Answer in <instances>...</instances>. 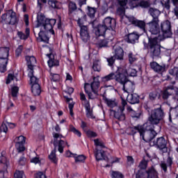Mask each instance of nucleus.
<instances>
[{
    "label": "nucleus",
    "instance_id": "f257e3e1",
    "mask_svg": "<svg viewBox=\"0 0 178 178\" xmlns=\"http://www.w3.org/2000/svg\"><path fill=\"white\" fill-rule=\"evenodd\" d=\"M165 119V111L162 106L151 111L150 115L147 118V122L143 124H137L136 126L129 127L130 131L128 136L134 137L137 133H139L140 139L145 143H151L158 134L155 131V127L159 124Z\"/></svg>",
    "mask_w": 178,
    "mask_h": 178
},
{
    "label": "nucleus",
    "instance_id": "f03ea898",
    "mask_svg": "<svg viewBox=\"0 0 178 178\" xmlns=\"http://www.w3.org/2000/svg\"><path fill=\"white\" fill-rule=\"evenodd\" d=\"M148 42H143L144 48L148 49L149 55L153 59L154 58H159L161 56V48H163L161 45V40L158 36L153 37L152 35H147Z\"/></svg>",
    "mask_w": 178,
    "mask_h": 178
},
{
    "label": "nucleus",
    "instance_id": "7ed1b4c3",
    "mask_svg": "<svg viewBox=\"0 0 178 178\" xmlns=\"http://www.w3.org/2000/svg\"><path fill=\"white\" fill-rule=\"evenodd\" d=\"M150 16L152 19L151 22L147 23L149 26V31L152 35H158L161 33V28L159 27V10L151 8L149 10Z\"/></svg>",
    "mask_w": 178,
    "mask_h": 178
},
{
    "label": "nucleus",
    "instance_id": "20e7f679",
    "mask_svg": "<svg viewBox=\"0 0 178 178\" xmlns=\"http://www.w3.org/2000/svg\"><path fill=\"white\" fill-rule=\"evenodd\" d=\"M101 85V82L98 78L94 76L93 81L91 83H84V91L86 95H88V99H95L97 98L98 90L99 89V86Z\"/></svg>",
    "mask_w": 178,
    "mask_h": 178
},
{
    "label": "nucleus",
    "instance_id": "39448f33",
    "mask_svg": "<svg viewBox=\"0 0 178 178\" xmlns=\"http://www.w3.org/2000/svg\"><path fill=\"white\" fill-rule=\"evenodd\" d=\"M37 27H43L45 31H49L52 35H55V31H54V26L56 24V19L47 18L45 15L40 14L37 16Z\"/></svg>",
    "mask_w": 178,
    "mask_h": 178
},
{
    "label": "nucleus",
    "instance_id": "423d86ee",
    "mask_svg": "<svg viewBox=\"0 0 178 178\" xmlns=\"http://www.w3.org/2000/svg\"><path fill=\"white\" fill-rule=\"evenodd\" d=\"M120 74L122 79V85H123L124 91H127L129 90V86H127L128 83H131L129 78L127 77H136L137 70L133 68H128L127 70L124 67H118Z\"/></svg>",
    "mask_w": 178,
    "mask_h": 178
},
{
    "label": "nucleus",
    "instance_id": "0eeeda50",
    "mask_svg": "<svg viewBox=\"0 0 178 178\" xmlns=\"http://www.w3.org/2000/svg\"><path fill=\"white\" fill-rule=\"evenodd\" d=\"M26 66L29 69L28 76L30 77L31 85L39 84L40 79L34 76V65L37 63V59L34 56H26Z\"/></svg>",
    "mask_w": 178,
    "mask_h": 178
},
{
    "label": "nucleus",
    "instance_id": "6e6552de",
    "mask_svg": "<svg viewBox=\"0 0 178 178\" xmlns=\"http://www.w3.org/2000/svg\"><path fill=\"white\" fill-rule=\"evenodd\" d=\"M1 24H9L10 26H17L19 24V18L16 16V13L13 10H8L3 14L0 18Z\"/></svg>",
    "mask_w": 178,
    "mask_h": 178
},
{
    "label": "nucleus",
    "instance_id": "1a4fd4ad",
    "mask_svg": "<svg viewBox=\"0 0 178 178\" xmlns=\"http://www.w3.org/2000/svg\"><path fill=\"white\" fill-rule=\"evenodd\" d=\"M9 51L10 49L6 47H0V72L5 73L7 70L9 60Z\"/></svg>",
    "mask_w": 178,
    "mask_h": 178
},
{
    "label": "nucleus",
    "instance_id": "9d476101",
    "mask_svg": "<svg viewBox=\"0 0 178 178\" xmlns=\"http://www.w3.org/2000/svg\"><path fill=\"white\" fill-rule=\"evenodd\" d=\"M157 173L155 168L152 166L147 170H138L136 174V178H157Z\"/></svg>",
    "mask_w": 178,
    "mask_h": 178
},
{
    "label": "nucleus",
    "instance_id": "9b49d317",
    "mask_svg": "<svg viewBox=\"0 0 178 178\" xmlns=\"http://www.w3.org/2000/svg\"><path fill=\"white\" fill-rule=\"evenodd\" d=\"M160 31L162 33L163 40L172 38L173 33H172V25L169 20L161 22Z\"/></svg>",
    "mask_w": 178,
    "mask_h": 178
},
{
    "label": "nucleus",
    "instance_id": "f8f14e48",
    "mask_svg": "<svg viewBox=\"0 0 178 178\" xmlns=\"http://www.w3.org/2000/svg\"><path fill=\"white\" fill-rule=\"evenodd\" d=\"M97 23H98L97 19L90 22L96 37H105V34H106V31L108 30L107 28L103 24H99L95 26Z\"/></svg>",
    "mask_w": 178,
    "mask_h": 178
},
{
    "label": "nucleus",
    "instance_id": "ddd939ff",
    "mask_svg": "<svg viewBox=\"0 0 178 178\" xmlns=\"http://www.w3.org/2000/svg\"><path fill=\"white\" fill-rule=\"evenodd\" d=\"M26 137L19 136L16 138L15 141V147L17 154H23L26 151Z\"/></svg>",
    "mask_w": 178,
    "mask_h": 178
},
{
    "label": "nucleus",
    "instance_id": "4468645a",
    "mask_svg": "<svg viewBox=\"0 0 178 178\" xmlns=\"http://www.w3.org/2000/svg\"><path fill=\"white\" fill-rule=\"evenodd\" d=\"M111 80H115L116 81H118V83L122 84V77L120 76V72L119 71V67H118V70L115 72V74L111 72L108 75L102 77V81H103V83L111 81Z\"/></svg>",
    "mask_w": 178,
    "mask_h": 178
},
{
    "label": "nucleus",
    "instance_id": "2eb2a0df",
    "mask_svg": "<svg viewBox=\"0 0 178 178\" xmlns=\"http://www.w3.org/2000/svg\"><path fill=\"white\" fill-rule=\"evenodd\" d=\"M154 144L157 149H159L163 154L168 152V142L163 136L157 138L156 142H154Z\"/></svg>",
    "mask_w": 178,
    "mask_h": 178
},
{
    "label": "nucleus",
    "instance_id": "dca6fc26",
    "mask_svg": "<svg viewBox=\"0 0 178 178\" xmlns=\"http://www.w3.org/2000/svg\"><path fill=\"white\" fill-rule=\"evenodd\" d=\"M33 34L36 38L38 42H44V44H49V36H48V32L40 29L38 33V36H36L35 29H33Z\"/></svg>",
    "mask_w": 178,
    "mask_h": 178
},
{
    "label": "nucleus",
    "instance_id": "f3484780",
    "mask_svg": "<svg viewBox=\"0 0 178 178\" xmlns=\"http://www.w3.org/2000/svg\"><path fill=\"white\" fill-rule=\"evenodd\" d=\"M128 20H129V23H131V24H133L136 27H138V29L142 30V31H143L144 33H145V31H147L145 29L147 24L145 23V21L137 19V18H136L133 16L129 17Z\"/></svg>",
    "mask_w": 178,
    "mask_h": 178
},
{
    "label": "nucleus",
    "instance_id": "a211bd4d",
    "mask_svg": "<svg viewBox=\"0 0 178 178\" xmlns=\"http://www.w3.org/2000/svg\"><path fill=\"white\" fill-rule=\"evenodd\" d=\"M150 67L158 74H162L166 72V64L159 65L156 61L150 63Z\"/></svg>",
    "mask_w": 178,
    "mask_h": 178
},
{
    "label": "nucleus",
    "instance_id": "6ab92c4d",
    "mask_svg": "<svg viewBox=\"0 0 178 178\" xmlns=\"http://www.w3.org/2000/svg\"><path fill=\"white\" fill-rule=\"evenodd\" d=\"M104 26L107 28V30L112 31L115 30L116 27V19L111 17H106L102 22V24Z\"/></svg>",
    "mask_w": 178,
    "mask_h": 178
},
{
    "label": "nucleus",
    "instance_id": "aec40b11",
    "mask_svg": "<svg viewBox=\"0 0 178 178\" xmlns=\"http://www.w3.org/2000/svg\"><path fill=\"white\" fill-rule=\"evenodd\" d=\"M161 95L163 101H166V99H169V97H170V95H175V86H167L165 89L161 91Z\"/></svg>",
    "mask_w": 178,
    "mask_h": 178
},
{
    "label": "nucleus",
    "instance_id": "412c9836",
    "mask_svg": "<svg viewBox=\"0 0 178 178\" xmlns=\"http://www.w3.org/2000/svg\"><path fill=\"white\" fill-rule=\"evenodd\" d=\"M95 156L96 161L99 162V161H106V162H109V158L106 155V152L104 149H95Z\"/></svg>",
    "mask_w": 178,
    "mask_h": 178
},
{
    "label": "nucleus",
    "instance_id": "4be33fe9",
    "mask_svg": "<svg viewBox=\"0 0 178 178\" xmlns=\"http://www.w3.org/2000/svg\"><path fill=\"white\" fill-rule=\"evenodd\" d=\"M53 145L56 148L58 147V151L60 154H63V151L65 149V147L67 145V141L63 140L62 139L54 140Z\"/></svg>",
    "mask_w": 178,
    "mask_h": 178
},
{
    "label": "nucleus",
    "instance_id": "5701e85b",
    "mask_svg": "<svg viewBox=\"0 0 178 178\" xmlns=\"http://www.w3.org/2000/svg\"><path fill=\"white\" fill-rule=\"evenodd\" d=\"M80 37L83 42H88V40H90V33L88 32V27L87 26H81L80 29Z\"/></svg>",
    "mask_w": 178,
    "mask_h": 178
},
{
    "label": "nucleus",
    "instance_id": "b1692460",
    "mask_svg": "<svg viewBox=\"0 0 178 178\" xmlns=\"http://www.w3.org/2000/svg\"><path fill=\"white\" fill-rule=\"evenodd\" d=\"M127 37L128 44H136V42H138L140 39V35L136 31L127 34Z\"/></svg>",
    "mask_w": 178,
    "mask_h": 178
},
{
    "label": "nucleus",
    "instance_id": "393cba45",
    "mask_svg": "<svg viewBox=\"0 0 178 178\" xmlns=\"http://www.w3.org/2000/svg\"><path fill=\"white\" fill-rule=\"evenodd\" d=\"M116 3L120 7L117 8L118 13H124L126 12V6L129 4V0H116Z\"/></svg>",
    "mask_w": 178,
    "mask_h": 178
},
{
    "label": "nucleus",
    "instance_id": "a878e982",
    "mask_svg": "<svg viewBox=\"0 0 178 178\" xmlns=\"http://www.w3.org/2000/svg\"><path fill=\"white\" fill-rule=\"evenodd\" d=\"M47 56L49 58V60L47 61V65L49 67L52 68L55 66H59V60L57 59H55V55L54 54L50 53L47 54Z\"/></svg>",
    "mask_w": 178,
    "mask_h": 178
},
{
    "label": "nucleus",
    "instance_id": "bb28decb",
    "mask_svg": "<svg viewBox=\"0 0 178 178\" xmlns=\"http://www.w3.org/2000/svg\"><path fill=\"white\" fill-rule=\"evenodd\" d=\"M117 60H123V58L124 56V51L123 49L120 47H115L114 50V56Z\"/></svg>",
    "mask_w": 178,
    "mask_h": 178
},
{
    "label": "nucleus",
    "instance_id": "cd10ccee",
    "mask_svg": "<svg viewBox=\"0 0 178 178\" xmlns=\"http://www.w3.org/2000/svg\"><path fill=\"white\" fill-rule=\"evenodd\" d=\"M112 112H114V118L115 119H118V120H120V122H123V120H126V115L124 113H123V111H124V108H120V110L118 111L111 110Z\"/></svg>",
    "mask_w": 178,
    "mask_h": 178
},
{
    "label": "nucleus",
    "instance_id": "c85d7f7f",
    "mask_svg": "<svg viewBox=\"0 0 178 178\" xmlns=\"http://www.w3.org/2000/svg\"><path fill=\"white\" fill-rule=\"evenodd\" d=\"M103 101H104L105 104H106L108 108H115V106H118V102H116V99H108L104 95H102Z\"/></svg>",
    "mask_w": 178,
    "mask_h": 178
},
{
    "label": "nucleus",
    "instance_id": "c756f323",
    "mask_svg": "<svg viewBox=\"0 0 178 178\" xmlns=\"http://www.w3.org/2000/svg\"><path fill=\"white\" fill-rule=\"evenodd\" d=\"M98 10V8L88 6L86 8V15L90 19H95V13Z\"/></svg>",
    "mask_w": 178,
    "mask_h": 178
},
{
    "label": "nucleus",
    "instance_id": "7c9ffc66",
    "mask_svg": "<svg viewBox=\"0 0 178 178\" xmlns=\"http://www.w3.org/2000/svg\"><path fill=\"white\" fill-rule=\"evenodd\" d=\"M84 108L86 109V118H88V119H95V115H94L92 109H91V104H90V102H87L86 106H84Z\"/></svg>",
    "mask_w": 178,
    "mask_h": 178
},
{
    "label": "nucleus",
    "instance_id": "2f4dec72",
    "mask_svg": "<svg viewBox=\"0 0 178 178\" xmlns=\"http://www.w3.org/2000/svg\"><path fill=\"white\" fill-rule=\"evenodd\" d=\"M17 35L19 38V40L26 41L30 37V28H26L25 33L22 31H18Z\"/></svg>",
    "mask_w": 178,
    "mask_h": 178
},
{
    "label": "nucleus",
    "instance_id": "473e14b6",
    "mask_svg": "<svg viewBox=\"0 0 178 178\" xmlns=\"http://www.w3.org/2000/svg\"><path fill=\"white\" fill-rule=\"evenodd\" d=\"M31 92L34 97H38L41 95V85L40 83L33 84L31 86Z\"/></svg>",
    "mask_w": 178,
    "mask_h": 178
},
{
    "label": "nucleus",
    "instance_id": "72a5a7b5",
    "mask_svg": "<svg viewBox=\"0 0 178 178\" xmlns=\"http://www.w3.org/2000/svg\"><path fill=\"white\" fill-rule=\"evenodd\" d=\"M143 111L140 110L131 111V118L134 119V120H140L143 118Z\"/></svg>",
    "mask_w": 178,
    "mask_h": 178
},
{
    "label": "nucleus",
    "instance_id": "f704fd0d",
    "mask_svg": "<svg viewBox=\"0 0 178 178\" xmlns=\"http://www.w3.org/2000/svg\"><path fill=\"white\" fill-rule=\"evenodd\" d=\"M76 10H79V8H77V4L74 1H69L68 3V14L72 15L74 12Z\"/></svg>",
    "mask_w": 178,
    "mask_h": 178
},
{
    "label": "nucleus",
    "instance_id": "c9c22d12",
    "mask_svg": "<svg viewBox=\"0 0 178 178\" xmlns=\"http://www.w3.org/2000/svg\"><path fill=\"white\" fill-rule=\"evenodd\" d=\"M48 158L52 163L58 165V157H56V148H54L48 156Z\"/></svg>",
    "mask_w": 178,
    "mask_h": 178
},
{
    "label": "nucleus",
    "instance_id": "e433bc0d",
    "mask_svg": "<svg viewBox=\"0 0 178 178\" xmlns=\"http://www.w3.org/2000/svg\"><path fill=\"white\" fill-rule=\"evenodd\" d=\"M149 6H151V4L148 1L141 0L140 2L136 3V6H134V8L140 7L143 8V9H147V8H149Z\"/></svg>",
    "mask_w": 178,
    "mask_h": 178
},
{
    "label": "nucleus",
    "instance_id": "4c0bfd02",
    "mask_svg": "<svg viewBox=\"0 0 178 178\" xmlns=\"http://www.w3.org/2000/svg\"><path fill=\"white\" fill-rule=\"evenodd\" d=\"M148 160H145V158H143L141 161L139 163L138 168L139 170H147V168H148Z\"/></svg>",
    "mask_w": 178,
    "mask_h": 178
},
{
    "label": "nucleus",
    "instance_id": "58836bf2",
    "mask_svg": "<svg viewBox=\"0 0 178 178\" xmlns=\"http://www.w3.org/2000/svg\"><path fill=\"white\" fill-rule=\"evenodd\" d=\"M140 103V96H138L137 94H134L131 95V98L129 99V104H131V105H134L135 104H139Z\"/></svg>",
    "mask_w": 178,
    "mask_h": 178
},
{
    "label": "nucleus",
    "instance_id": "ea45409f",
    "mask_svg": "<svg viewBox=\"0 0 178 178\" xmlns=\"http://www.w3.org/2000/svg\"><path fill=\"white\" fill-rule=\"evenodd\" d=\"M109 43V41L106 39H103L100 41H99L96 46L98 47L99 49H101V48H106L108 47V44Z\"/></svg>",
    "mask_w": 178,
    "mask_h": 178
},
{
    "label": "nucleus",
    "instance_id": "a19ab883",
    "mask_svg": "<svg viewBox=\"0 0 178 178\" xmlns=\"http://www.w3.org/2000/svg\"><path fill=\"white\" fill-rule=\"evenodd\" d=\"M50 77L51 81H54V83H58L60 81V75L58 74L51 73Z\"/></svg>",
    "mask_w": 178,
    "mask_h": 178
},
{
    "label": "nucleus",
    "instance_id": "79ce46f5",
    "mask_svg": "<svg viewBox=\"0 0 178 178\" xmlns=\"http://www.w3.org/2000/svg\"><path fill=\"white\" fill-rule=\"evenodd\" d=\"M169 73L171 76L175 77V80H178V67H174L172 69L169 70Z\"/></svg>",
    "mask_w": 178,
    "mask_h": 178
},
{
    "label": "nucleus",
    "instance_id": "37998d69",
    "mask_svg": "<svg viewBox=\"0 0 178 178\" xmlns=\"http://www.w3.org/2000/svg\"><path fill=\"white\" fill-rule=\"evenodd\" d=\"M48 5L52 9H59V6H58V1L56 0H49Z\"/></svg>",
    "mask_w": 178,
    "mask_h": 178
},
{
    "label": "nucleus",
    "instance_id": "c03bdc74",
    "mask_svg": "<svg viewBox=\"0 0 178 178\" xmlns=\"http://www.w3.org/2000/svg\"><path fill=\"white\" fill-rule=\"evenodd\" d=\"M18 94H19V87L13 86L11 88V96L13 97V98L17 97Z\"/></svg>",
    "mask_w": 178,
    "mask_h": 178
},
{
    "label": "nucleus",
    "instance_id": "a18cd8bd",
    "mask_svg": "<svg viewBox=\"0 0 178 178\" xmlns=\"http://www.w3.org/2000/svg\"><path fill=\"white\" fill-rule=\"evenodd\" d=\"M70 131H72V133H74L75 136H77L78 137H81V132L79 131V129H76V127H74L73 125H70Z\"/></svg>",
    "mask_w": 178,
    "mask_h": 178
},
{
    "label": "nucleus",
    "instance_id": "49530a36",
    "mask_svg": "<svg viewBox=\"0 0 178 178\" xmlns=\"http://www.w3.org/2000/svg\"><path fill=\"white\" fill-rule=\"evenodd\" d=\"M86 134L89 138H95V137H98V134H97V132H95L94 131H91L90 129L86 131Z\"/></svg>",
    "mask_w": 178,
    "mask_h": 178
},
{
    "label": "nucleus",
    "instance_id": "de8ad7c7",
    "mask_svg": "<svg viewBox=\"0 0 178 178\" xmlns=\"http://www.w3.org/2000/svg\"><path fill=\"white\" fill-rule=\"evenodd\" d=\"M108 66H110V67H113V65H115V61L116 60V58L114 56H111L109 58H106Z\"/></svg>",
    "mask_w": 178,
    "mask_h": 178
},
{
    "label": "nucleus",
    "instance_id": "09e8293b",
    "mask_svg": "<svg viewBox=\"0 0 178 178\" xmlns=\"http://www.w3.org/2000/svg\"><path fill=\"white\" fill-rule=\"evenodd\" d=\"M24 176V171L17 170L14 172L13 178H23Z\"/></svg>",
    "mask_w": 178,
    "mask_h": 178
},
{
    "label": "nucleus",
    "instance_id": "8fccbe9b",
    "mask_svg": "<svg viewBox=\"0 0 178 178\" xmlns=\"http://www.w3.org/2000/svg\"><path fill=\"white\" fill-rule=\"evenodd\" d=\"M74 158L75 159V162H83V163H84V161L87 159V157H86V156L83 154L79 155L77 156H76V155H74Z\"/></svg>",
    "mask_w": 178,
    "mask_h": 178
},
{
    "label": "nucleus",
    "instance_id": "3c124183",
    "mask_svg": "<svg viewBox=\"0 0 178 178\" xmlns=\"http://www.w3.org/2000/svg\"><path fill=\"white\" fill-rule=\"evenodd\" d=\"M112 178H124V175L119 171H113L111 174Z\"/></svg>",
    "mask_w": 178,
    "mask_h": 178
},
{
    "label": "nucleus",
    "instance_id": "603ef678",
    "mask_svg": "<svg viewBox=\"0 0 178 178\" xmlns=\"http://www.w3.org/2000/svg\"><path fill=\"white\" fill-rule=\"evenodd\" d=\"M95 147H100V148H105V143L102 140H99L98 138L94 140Z\"/></svg>",
    "mask_w": 178,
    "mask_h": 178
},
{
    "label": "nucleus",
    "instance_id": "864d4df0",
    "mask_svg": "<svg viewBox=\"0 0 178 178\" xmlns=\"http://www.w3.org/2000/svg\"><path fill=\"white\" fill-rule=\"evenodd\" d=\"M157 97H158V92L156 91L151 92L149 94V99H150V101H155V99H156Z\"/></svg>",
    "mask_w": 178,
    "mask_h": 178
},
{
    "label": "nucleus",
    "instance_id": "5fc2aeb1",
    "mask_svg": "<svg viewBox=\"0 0 178 178\" xmlns=\"http://www.w3.org/2000/svg\"><path fill=\"white\" fill-rule=\"evenodd\" d=\"M92 70L94 72H101V65L98 64V62L94 61L92 63Z\"/></svg>",
    "mask_w": 178,
    "mask_h": 178
},
{
    "label": "nucleus",
    "instance_id": "6e6d98bb",
    "mask_svg": "<svg viewBox=\"0 0 178 178\" xmlns=\"http://www.w3.org/2000/svg\"><path fill=\"white\" fill-rule=\"evenodd\" d=\"M22 52H23V45H19L18 47L15 50L16 58H19V56H20V55H22Z\"/></svg>",
    "mask_w": 178,
    "mask_h": 178
},
{
    "label": "nucleus",
    "instance_id": "4d7b16f0",
    "mask_svg": "<svg viewBox=\"0 0 178 178\" xmlns=\"http://www.w3.org/2000/svg\"><path fill=\"white\" fill-rule=\"evenodd\" d=\"M168 164L165 161H161L160 163V168L163 170L164 173L168 172Z\"/></svg>",
    "mask_w": 178,
    "mask_h": 178
},
{
    "label": "nucleus",
    "instance_id": "13d9d810",
    "mask_svg": "<svg viewBox=\"0 0 178 178\" xmlns=\"http://www.w3.org/2000/svg\"><path fill=\"white\" fill-rule=\"evenodd\" d=\"M8 125L5 124V122H2L1 127H0V131L3 133H5L6 134L8 133Z\"/></svg>",
    "mask_w": 178,
    "mask_h": 178
},
{
    "label": "nucleus",
    "instance_id": "bf43d9fd",
    "mask_svg": "<svg viewBox=\"0 0 178 178\" xmlns=\"http://www.w3.org/2000/svg\"><path fill=\"white\" fill-rule=\"evenodd\" d=\"M13 80H15V74H8L6 81V84H10V82Z\"/></svg>",
    "mask_w": 178,
    "mask_h": 178
},
{
    "label": "nucleus",
    "instance_id": "052dcab7",
    "mask_svg": "<svg viewBox=\"0 0 178 178\" xmlns=\"http://www.w3.org/2000/svg\"><path fill=\"white\" fill-rule=\"evenodd\" d=\"M129 62L131 65H133L134 62L137 60L136 57H134V55H133V53H129L128 55Z\"/></svg>",
    "mask_w": 178,
    "mask_h": 178
},
{
    "label": "nucleus",
    "instance_id": "680f3d73",
    "mask_svg": "<svg viewBox=\"0 0 178 178\" xmlns=\"http://www.w3.org/2000/svg\"><path fill=\"white\" fill-rule=\"evenodd\" d=\"M53 137L54 138V140H58V138H60V140H62V138H65V136H63V135L55 132L53 133Z\"/></svg>",
    "mask_w": 178,
    "mask_h": 178
},
{
    "label": "nucleus",
    "instance_id": "e2e57ef3",
    "mask_svg": "<svg viewBox=\"0 0 178 178\" xmlns=\"http://www.w3.org/2000/svg\"><path fill=\"white\" fill-rule=\"evenodd\" d=\"M140 0H129L128 5L131 9H134V6L137 4V3L134 2H138Z\"/></svg>",
    "mask_w": 178,
    "mask_h": 178
},
{
    "label": "nucleus",
    "instance_id": "0e129e2a",
    "mask_svg": "<svg viewBox=\"0 0 178 178\" xmlns=\"http://www.w3.org/2000/svg\"><path fill=\"white\" fill-rule=\"evenodd\" d=\"M80 99L81 101H84V106H86V104L87 102H90V101L87 100V98L86 97V95H84L83 92H80Z\"/></svg>",
    "mask_w": 178,
    "mask_h": 178
},
{
    "label": "nucleus",
    "instance_id": "69168bd1",
    "mask_svg": "<svg viewBox=\"0 0 178 178\" xmlns=\"http://www.w3.org/2000/svg\"><path fill=\"white\" fill-rule=\"evenodd\" d=\"M35 178H47V175L43 172L39 171L35 174Z\"/></svg>",
    "mask_w": 178,
    "mask_h": 178
},
{
    "label": "nucleus",
    "instance_id": "338daca9",
    "mask_svg": "<svg viewBox=\"0 0 178 178\" xmlns=\"http://www.w3.org/2000/svg\"><path fill=\"white\" fill-rule=\"evenodd\" d=\"M6 175H8V168L4 170H0V178H8Z\"/></svg>",
    "mask_w": 178,
    "mask_h": 178
},
{
    "label": "nucleus",
    "instance_id": "774afa93",
    "mask_svg": "<svg viewBox=\"0 0 178 178\" xmlns=\"http://www.w3.org/2000/svg\"><path fill=\"white\" fill-rule=\"evenodd\" d=\"M166 163L168 168H172V165H173V158L168 156Z\"/></svg>",
    "mask_w": 178,
    "mask_h": 178
}]
</instances>
